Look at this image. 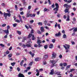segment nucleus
I'll list each match as a JSON object with an SVG mask.
<instances>
[{
  "instance_id": "43",
  "label": "nucleus",
  "mask_w": 77,
  "mask_h": 77,
  "mask_svg": "<svg viewBox=\"0 0 77 77\" xmlns=\"http://www.w3.org/2000/svg\"><path fill=\"white\" fill-rule=\"evenodd\" d=\"M15 21H16V22H17V23H20V20H16Z\"/></svg>"
},
{
  "instance_id": "48",
  "label": "nucleus",
  "mask_w": 77,
  "mask_h": 77,
  "mask_svg": "<svg viewBox=\"0 0 77 77\" xmlns=\"http://www.w3.org/2000/svg\"><path fill=\"white\" fill-rule=\"evenodd\" d=\"M0 45L2 47H5V45H3V44H0Z\"/></svg>"
},
{
  "instance_id": "20",
  "label": "nucleus",
  "mask_w": 77,
  "mask_h": 77,
  "mask_svg": "<svg viewBox=\"0 0 77 77\" xmlns=\"http://www.w3.org/2000/svg\"><path fill=\"white\" fill-rule=\"evenodd\" d=\"M48 57V54H45L44 55V57L45 59H47Z\"/></svg>"
},
{
  "instance_id": "34",
  "label": "nucleus",
  "mask_w": 77,
  "mask_h": 77,
  "mask_svg": "<svg viewBox=\"0 0 77 77\" xmlns=\"http://www.w3.org/2000/svg\"><path fill=\"white\" fill-rule=\"evenodd\" d=\"M15 8L16 9V10L17 11H18V7H17V5H15Z\"/></svg>"
},
{
  "instance_id": "40",
  "label": "nucleus",
  "mask_w": 77,
  "mask_h": 77,
  "mask_svg": "<svg viewBox=\"0 0 77 77\" xmlns=\"http://www.w3.org/2000/svg\"><path fill=\"white\" fill-rule=\"evenodd\" d=\"M77 27L75 28V29L73 30V32H77Z\"/></svg>"
},
{
  "instance_id": "4",
  "label": "nucleus",
  "mask_w": 77,
  "mask_h": 77,
  "mask_svg": "<svg viewBox=\"0 0 77 77\" xmlns=\"http://www.w3.org/2000/svg\"><path fill=\"white\" fill-rule=\"evenodd\" d=\"M31 36H32V40H33L36 39V38L35 37L34 35H32V33H30L29 34L28 36V38H31Z\"/></svg>"
},
{
  "instance_id": "9",
  "label": "nucleus",
  "mask_w": 77,
  "mask_h": 77,
  "mask_svg": "<svg viewBox=\"0 0 77 77\" xmlns=\"http://www.w3.org/2000/svg\"><path fill=\"white\" fill-rule=\"evenodd\" d=\"M60 35H61V34H60V32H59L58 33H56L55 34V36L56 37L59 36H60Z\"/></svg>"
},
{
  "instance_id": "14",
  "label": "nucleus",
  "mask_w": 77,
  "mask_h": 77,
  "mask_svg": "<svg viewBox=\"0 0 77 77\" xmlns=\"http://www.w3.org/2000/svg\"><path fill=\"white\" fill-rule=\"evenodd\" d=\"M18 75L19 77H24V75L21 73H19Z\"/></svg>"
},
{
  "instance_id": "11",
  "label": "nucleus",
  "mask_w": 77,
  "mask_h": 77,
  "mask_svg": "<svg viewBox=\"0 0 77 77\" xmlns=\"http://www.w3.org/2000/svg\"><path fill=\"white\" fill-rule=\"evenodd\" d=\"M40 29L42 32H44L45 31V30H44V28L43 26H42L40 28Z\"/></svg>"
},
{
  "instance_id": "61",
  "label": "nucleus",
  "mask_w": 77,
  "mask_h": 77,
  "mask_svg": "<svg viewBox=\"0 0 77 77\" xmlns=\"http://www.w3.org/2000/svg\"><path fill=\"white\" fill-rule=\"evenodd\" d=\"M25 27H26V29H29V27H28L27 26V25H25Z\"/></svg>"
},
{
  "instance_id": "21",
  "label": "nucleus",
  "mask_w": 77,
  "mask_h": 77,
  "mask_svg": "<svg viewBox=\"0 0 77 77\" xmlns=\"http://www.w3.org/2000/svg\"><path fill=\"white\" fill-rule=\"evenodd\" d=\"M24 60H23L20 62V65H21V66H23V62H24Z\"/></svg>"
},
{
  "instance_id": "42",
  "label": "nucleus",
  "mask_w": 77,
  "mask_h": 77,
  "mask_svg": "<svg viewBox=\"0 0 77 77\" xmlns=\"http://www.w3.org/2000/svg\"><path fill=\"white\" fill-rule=\"evenodd\" d=\"M70 66H71V65H69V66H66V69H68V68H70Z\"/></svg>"
},
{
  "instance_id": "55",
  "label": "nucleus",
  "mask_w": 77,
  "mask_h": 77,
  "mask_svg": "<svg viewBox=\"0 0 77 77\" xmlns=\"http://www.w3.org/2000/svg\"><path fill=\"white\" fill-rule=\"evenodd\" d=\"M36 72H37V73H39V70L37 69H36Z\"/></svg>"
},
{
  "instance_id": "41",
  "label": "nucleus",
  "mask_w": 77,
  "mask_h": 77,
  "mask_svg": "<svg viewBox=\"0 0 77 77\" xmlns=\"http://www.w3.org/2000/svg\"><path fill=\"white\" fill-rule=\"evenodd\" d=\"M7 30H9V29H10V28H11V27H10V26H9V25H8L7 27Z\"/></svg>"
},
{
  "instance_id": "19",
  "label": "nucleus",
  "mask_w": 77,
  "mask_h": 77,
  "mask_svg": "<svg viewBox=\"0 0 77 77\" xmlns=\"http://www.w3.org/2000/svg\"><path fill=\"white\" fill-rule=\"evenodd\" d=\"M52 55L53 57H54V58H55V57H56V54L54 52L53 53Z\"/></svg>"
},
{
  "instance_id": "56",
  "label": "nucleus",
  "mask_w": 77,
  "mask_h": 77,
  "mask_svg": "<svg viewBox=\"0 0 77 77\" xmlns=\"http://www.w3.org/2000/svg\"><path fill=\"white\" fill-rule=\"evenodd\" d=\"M17 70L19 72L20 71V69L19 67H17Z\"/></svg>"
},
{
  "instance_id": "7",
  "label": "nucleus",
  "mask_w": 77,
  "mask_h": 77,
  "mask_svg": "<svg viewBox=\"0 0 77 77\" xmlns=\"http://www.w3.org/2000/svg\"><path fill=\"white\" fill-rule=\"evenodd\" d=\"M60 73H61V72H55L54 73L56 74H57V75H61V74H60Z\"/></svg>"
},
{
  "instance_id": "10",
  "label": "nucleus",
  "mask_w": 77,
  "mask_h": 77,
  "mask_svg": "<svg viewBox=\"0 0 77 77\" xmlns=\"http://www.w3.org/2000/svg\"><path fill=\"white\" fill-rule=\"evenodd\" d=\"M4 31L6 33L7 35H9V30L7 29V30H5Z\"/></svg>"
},
{
  "instance_id": "31",
  "label": "nucleus",
  "mask_w": 77,
  "mask_h": 77,
  "mask_svg": "<svg viewBox=\"0 0 77 77\" xmlns=\"http://www.w3.org/2000/svg\"><path fill=\"white\" fill-rule=\"evenodd\" d=\"M29 17H30V14L27 13L26 14V17L28 18Z\"/></svg>"
},
{
  "instance_id": "1",
  "label": "nucleus",
  "mask_w": 77,
  "mask_h": 77,
  "mask_svg": "<svg viewBox=\"0 0 77 77\" xmlns=\"http://www.w3.org/2000/svg\"><path fill=\"white\" fill-rule=\"evenodd\" d=\"M7 11L8 13H6L5 12H4L3 13L4 16L5 17V19H6L7 18V17H8H8H10L11 16L10 11L8 10H7Z\"/></svg>"
},
{
  "instance_id": "13",
  "label": "nucleus",
  "mask_w": 77,
  "mask_h": 77,
  "mask_svg": "<svg viewBox=\"0 0 77 77\" xmlns=\"http://www.w3.org/2000/svg\"><path fill=\"white\" fill-rule=\"evenodd\" d=\"M41 60V58H36L35 59V60L37 62L38 61H39L40 60Z\"/></svg>"
},
{
  "instance_id": "27",
  "label": "nucleus",
  "mask_w": 77,
  "mask_h": 77,
  "mask_svg": "<svg viewBox=\"0 0 77 77\" xmlns=\"http://www.w3.org/2000/svg\"><path fill=\"white\" fill-rule=\"evenodd\" d=\"M26 46L27 47H31V46H32V45H31V44H27L26 45Z\"/></svg>"
},
{
  "instance_id": "58",
  "label": "nucleus",
  "mask_w": 77,
  "mask_h": 77,
  "mask_svg": "<svg viewBox=\"0 0 77 77\" xmlns=\"http://www.w3.org/2000/svg\"><path fill=\"white\" fill-rule=\"evenodd\" d=\"M12 49V46H11L10 47V48L9 49V50H11Z\"/></svg>"
},
{
  "instance_id": "32",
  "label": "nucleus",
  "mask_w": 77,
  "mask_h": 77,
  "mask_svg": "<svg viewBox=\"0 0 77 77\" xmlns=\"http://www.w3.org/2000/svg\"><path fill=\"white\" fill-rule=\"evenodd\" d=\"M44 24L45 26H46L47 24V21L45 20L44 21Z\"/></svg>"
},
{
  "instance_id": "28",
  "label": "nucleus",
  "mask_w": 77,
  "mask_h": 77,
  "mask_svg": "<svg viewBox=\"0 0 77 77\" xmlns=\"http://www.w3.org/2000/svg\"><path fill=\"white\" fill-rule=\"evenodd\" d=\"M17 33L18 34V35H20L21 34V32L19 31H17Z\"/></svg>"
},
{
  "instance_id": "3",
  "label": "nucleus",
  "mask_w": 77,
  "mask_h": 77,
  "mask_svg": "<svg viewBox=\"0 0 77 77\" xmlns=\"http://www.w3.org/2000/svg\"><path fill=\"white\" fill-rule=\"evenodd\" d=\"M55 6L56 7L54 9V11H55L54 14H56L57 12V11H58V8H59V5L58 4L56 3L55 4Z\"/></svg>"
},
{
  "instance_id": "26",
  "label": "nucleus",
  "mask_w": 77,
  "mask_h": 77,
  "mask_svg": "<svg viewBox=\"0 0 77 77\" xmlns=\"http://www.w3.org/2000/svg\"><path fill=\"white\" fill-rule=\"evenodd\" d=\"M68 10H69V9H66L64 10V12L65 13H67V12H68Z\"/></svg>"
},
{
  "instance_id": "60",
  "label": "nucleus",
  "mask_w": 77,
  "mask_h": 77,
  "mask_svg": "<svg viewBox=\"0 0 77 77\" xmlns=\"http://www.w3.org/2000/svg\"><path fill=\"white\" fill-rule=\"evenodd\" d=\"M33 22H34V20H31L30 21V23H33Z\"/></svg>"
},
{
  "instance_id": "5",
  "label": "nucleus",
  "mask_w": 77,
  "mask_h": 77,
  "mask_svg": "<svg viewBox=\"0 0 77 77\" xmlns=\"http://www.w3.org/2000/svg\"><path fill=\"white\" fill-rule=\"evenodd\" d=\"M50 63H52L53 65H51V67H53L54 66H56V65H55V63H56L57 61H56L55 60H50Z\"/></svg>"
},
{
  "instance_id": "38",
  "label": "nucleus",
  "mask_w": 77,
  "mask_h": 77,
  "mask_svg": "<svg viewBox=\"0 0 77 77\" xmlns=\"http://www.w3.org/2000/svg\"><path fill=\"white\" fill-rule=\"evenodd\" d=\"M17 23H14L13 24V27H17Z\"/></svg>"
},
{
  "instance_id": "35",
  "label": "nucleus",
  "mask_w": 77,
  "mask_h": 77,
  "mask_svg": "<svg viewBox=\"0 0 77 77\" xmlns=\"http://www.w3.org/2000/svg\"><path fill=\"white\" fill-rule=\"evenodd\" d=\"M33 64V62H30L29 64V66H32Z\"/></svg>"
},
{
  "instance_id": "62",
  "label": "nucleus",
  "mask_w": 77,
  "mask_h": 77,
  "mask_svg": "<svg viewBox=\"0 0 77 77\" xmlns=\"http://www.w3.org/2000/svg\"><path fill=\"white\" fill-rule=\"evenodd\" d=\"M52 7L53 8H54V4H53L52 5Z\"/></svg>"
},
{
  "instance_id": "64",
  "label": "nucleus",
  "mask_w": 77,
  "mask_h": 77,
  "mask_svg": "<svg viewBox=\"0 0 77 77\" xmlns=\"http://www.w3.org/2000/svg\"><path fill=\"white\" fill-rule=\"evenodd\" d=\"M9 36H10V38H12V35H9Z\"/></svg>"
},
{
  "instance_id": "12",
  "label": "nucleus",
  "mask_w": 77,
  "mask_h": 77,
  "mask_svg": "<svg viewBox=\"0 0 77 77\" xmlns=\"http://www.w3.org/2000/svg\"><path fill=\"white\" fill-rule=\"evenodd\" d=\"M54 69H52L51 70V72L50 73V75H53L54 74Z\"/></svg>"
},
{
  "instance_id": "18",
  "label": "nucleus",
  "mask_w": 77,
  "mask_h": 77,
  "mask_svg": "<svg viewBox=\"0 0 77 77\" xmlns=\"http://www.w3.org/2000/svg\"><path fill=\"white\" fill-rule=\"evenodd\" d=\"M50 10L46 8H45L44 9V12H48V11H49Z\"/></svg>"
},
{
  "instance_id": "44",
  "label": "nucleus",
  "mask_w": 77,
  "mask_h": 77,
  "mask_svg": "<svg viewBox=\"0 0 77 77\" xmlns=\"http://www.w3.org/2000/svg\"><path fill=\"white\" fill-rule=\"evenodd\" d=\"M72 2V0H69L68 1H67V3H71Z\"/></svg>"
},
{
  "instance_id": "45",
  "label": "nucleus",
  "mask_w": 77,
  "mask_h": 77,
  "mask_svg": "<svg viewBox=\"0 0 77 77\" xmlns=\"http://www.w3.org/2000/svg\"><path fill=\"white\" fill-rule=\"evenodd\" d=\"M57 16L58 18H60V14H58L57 15Z\"/></svg>"
},
{
  "instance_id": "24",
  "label": "nucleus",
  "mask_w": 77,
  "mask_h": 77,
  "mask_svg": "<svg viewBox=\"0 0 77 77\" xmlns=\"http://www.w3.org/2000/svg\"><path fill=\"white\" fill-rule=\"evenodd\" d=\"M67 19L66 20V21H69L70 20L69 16V15H67Z\"/></svg>"
},
{
  "instance_id": "37",
  "label": "nucleus",
  "mask_w": 77,
  "mask_h": 77,
  "mask_svg": "<svg viewBox=\"0 0 77 77\" xmlns=\"http://www.w3.org/2000/svg\"><path fill=\"white\" fill-rule=\"evenodd\" d=\"M47 64V62L45 61H44L43 62V65H46Z\"/></svg>"
},
{
  "instance_id": "25",
  "label": "nucleus",
  "mask_w": 77,
  "mask_h": 77,
  "mask_svg": "<svg viewBox=\"0 0 77 77\" xmlns=\"http://www.w3.org/2000/svg\"><path fill=\"white\" fill-rule=\"evenodd\" d=\"M16 63L15 62H14L13 63H11V65H12L13 66H15V65Z\"/></svg>"
},
{
  "instance_id": "29",
  "label": "nucleus",
  "mask_w": 77,
  "mask_h": 77,
  "mask_svg": "<svg viewBox=\"0 0 77 77\" xmlns=\"http://www.w3.org/2000/svg\"><path fill=\"white\" fill-rule=\"evenodd\" d=\"M26 45L24 44H23V45L22 46V47H23V48H26Z\"/></svg>"
},
{
  "instance_id": "63",
  "label": "nucleus",
  "mask_w": 77,
  "mask_h": 77,
  "mask_svg": "<svg viewBox=\"0 0 77 77\" xmlns=\"http://www.w3.org/2000/svg\"><path fill=\"white\" fill-rule=\"evenodd\" d=\"M20 14H21V15H23V14H24V12H23V11H22V12H21L20 13Z\"/></svg>"
},
{
  "instance_id": "23",
  "label": "nucleus",
  "mask_w": 77,
  "mask_h": 77,
  "mask_svg": "<svg viewBox=\"0 0 77 77\" xmlns=\"http://www.w3.org/2000/svg\"><path fill=\"white\" fill-rule=\"evenodd\" d=\"M75 69H71L70 70V71L69 72H69H72V71H75Z\"/></svg>"
},
{
  "instance_id": "46",
  "label": "nucleus",
  "mask_w": 77,
  "mask_h": 77,
  "mask_svg": "<svg viewBox=\"0 0 77 77\" xmlns=\"http://www.w3.org/2000/svg\"><path fill=\"white\" fill-rule=\"evenodd\" d=\"M38 47H42V44H38Z\"/></svg>"
},
{
  "instance_id": "22",
  "label": "nucleus",
  "mask_w": 77,
  "mask_h": 77,
  "mask_svg": "<svg viewBox=\"0 0 77 77\" xmlns=\"http://www.w3.org/2000/svg\"><path fill=\"white\" fill-rule=\"evenodd\" d=\"M8 58H11L12 56V54H8Z\"/></svg>"
},
{
  "instance_id": "36",
  "label": "nucleus",
  "mask_w": 77,
  "mask_h": 77,
  "mask_svg": "<svg viewBox=\"0 0 77 77\" xmlns=\"http://www.w3.org/2000/svg\"><path fill=\"white\" fill-rule=\"evenodd\" d=\"M6 26V24L4 23L2 25V27H5Z\"/></svg>"
},
{
  "instance_id": "39",
  "label": "nucleus",
  "mask_w": 77,
  "mask_h": 77,
  "mask_svg": "<svg viewBox=\"0 0 77 77\" xmlns=\"http://www.w3.org/2000/svg\"><path fill=\"white\" fill-rule=\"evenodd\" d=\"M63 65L64 66H67V64L66 63H64L63 64Z\"/></svg>"
},
{
  "instance_id": "50",
  "label": "nucleus",
  "mask_w": 77,
  "mask_h": 77,
  "mask_svg": "<svg viewBox=\"0 0 77 77\" xmlns=\"http://www.w3.org/2000/svg\"><path fill=\"white\" fill-rule=\"evenodd\" d=\"M59 57H60V59H62V55L61 54L59 56Z\"/></svg>"
},
{
  "instance_id": "59",
  "label": "nucleus",
  "mask_w": 77,
  "mask_h": 77,
  "mask_svg": "<svg viewBox=\"0 0 77 77\" xmlns=\"http://www.w3.org/2000/svg\"><path fill=\"white\" fill-rule=\"evenodd\" d=\"M6 54H9V51H7L6 52Z\"/></svg>"
},
{
  "instance_id": "54",
  "label": "nucleus",
  "mask_w": 77,
  "mask_h": 77,
  "mask_svg": "<svg viewBox=\"0 0 77 77\" xmlns=\"http://www.w3.org/2000/svg\"><path fill=\"white\" fill-rule=\"evenodd\" d=\"M48 2L49 3V5H51V3L50 0H48Z\"/></svg>"
},
{
  "instance_id": "8",
  "label": "nucleus",
  "mask_w": 77,
  "mask_h": 77,
  "mask_svg": "<svg viewBox=\"0 0 77 77\" xmlns=\"http://www.w3.org/2000/svg\"><path fill=\"white\" fill-rule=\"evenodd\" d=\"M64 7H66V9L67 8H71V5H67V4H66L64 5Z\"/></svg>"
},
{
  "instance_id": "2",
  "label": "nucleus",
  "mask_w": 77,
  "mask_h": 77,
  "mask_svg": "<svg viewBox=\"0 0 77 77\" xmlns=\"http://www.w3.org/2000/svg\"><path fill=\"white\" fill-rule=\"evenodd\" d=\"M63 46L66 50V53L69 52V47H70V46L69 45L65 44V45H63Z\"/></svg>"
},
{
  "instance_id": "53",
  "label": "nucleus",
  "mask_w": 77,
  "mask_h": 77,
  "mask_svg": "<svg viewBox=\"0 0 77 77\" xmlns=\"http://www.w3.org/2000/svg\"><path fill=\"white\" fill-rule=\"evenodd\" d=\"M62 33H64V34H65V31L64 30H63L62 31Z\"/></svg>"
},
{
  "instance_id": "15",
  "label": "nucleus",
  "mask_w": 77,
  "mask_h": 77,
  "mask_svg": "<svg viewBox=\"0 0 77 77\" xmlns=\"http://www.w3.org/2000/svg\"><path fill=\"white\" fill-rule=\"evenodd\" d=\"M42 42V41H41V40L39 39H37V44H41Z\"/></svg>"
},
{
  "instance_id": "51",
  "label": "nucleus",
  "mask_w": 77,
  "mask_h": 77,
  "mask_svg": "<svg viewBox=\"0 0 77 77\" xmlns=\"http://www.w3.org/2000/svg\"><path fill=\"white\" fill-rule=\"evenodd\" d=\"M44 28H45V29H46L47 30H48V29H49V27L47 26H45L44 27Z\"/></svg>"
},
{
  "instance_id": "47",
  "label": "nucleus",
  "mask_w": 77,
  "mask_h": 77,
  "mask_svg": "<svg viewBox=\"0 0 77 77\" xmlns=\"http://www.w3.org/2000/svg\"><path fill=\"white\" fill-rule=\"evenodd\" d=\"M47 45H44V48L45 49H47Z\"/></svg>"
},
{
  "instance_id": "17",
  "label": "nucleus",
  "mask_w": 77,
  "mask_h": 77,
  "mask_svg": "<svg viewBox=\"0 0 77 77\" xmlns=\"http://www.w3.org/2000/svg\"><path fill=\"white\" fill-rule=\"evenodd\" d=\"M49 48H53V44H51L49 45Z\"/></svg>"
},
{
  "instance_id": "30",
  "label": "nucleus",
  "mask_w": 77,
  "mask_h": 77,
  "mask_svg": "<svg viewBox=\"0 0 77 77\" xmlns=\"http://www.w3.org/2000/svg\"><path fill=\"white\" fill-rule=\"evenodd\" d=\"M38 24L39 26H42V22H38Z\"/></svg>"
},
{
  "instance_id": "6",
  "label": "nucleus",
  "mask_w": 77,
  "mask_h": 77,
  "mask_svg": "<svg viewBox=\"0 0 77 77\" xmlns=\"http://www.w3.org/2000/svg\"><path fill=\"white\" fill-rule=\"evenodd\" d=\"M57 26L59 29H61V27H60V24H57V23H56L55 24V28H56V27H57Z\"/></svg>"
},
{
  "instance_id": "33",
  "label": "nucleus",
  "mask_w": 77,
  "mask_h": 77,
  "mask_svg": "<svg viewBox=\"0 0 77 77\" xmlns=\"http://www.w3.org/2000/svg\"><path fill=\"white\" fill-rule=\"evenodd\" d=\"M37 33H38V34H42V32H41V31L39 30L37 31Z\"/></svg>"
},
{
  "instance_id": "57",
  "label": "nucleus",
  "mask_w": 77,
  "mask_h": 77,
  "mask_svg": "<svg viewBox=\"0 0 77 77\" xmlns=\"http://www.w3.org/2000/svg\"><path fill=\"white\" fill-rule=\"evenodd\" d=\"M31 8H32V6H29L28 7V9H31Z\"/></svg>"
},
{
  "instance_id": "49",
  "label": "nucleus",
  "mask_w": 77,
  "mask_h": 77,
  "mask_svg": "<svg viewBox=\"0 0 77 77\" xmlns=\"http://www.w3.org/2000/svg\"><path fill=\"white\" fill-rule=\"evenodd\" d=\"M55 39H53L52 40V42L53 43H55Z\"/></svg>"
},
{
  "instance_id": "52",
  "label": "nucleus",
  "mask_w": 77,
  "mask_h": 77,
  "mask_svg": "<svg viewBox=\"0 0 77 77\" xmlns=\"http://www.w3.org/2000/svg\"><path fill=\"white\" fill-rule=\"evenodd\" d=\"M1 5L3 6L4 7H5V4H4V3H2V4Z\"/></svg>"
},
{
  "instance_id": "16",
  "label": "nucleus",
  "mask_w": 77,
  "mask_h": 77,
  "mask_svg": "<svg viewBox=\"0 0 77 77\" xmlns=\"http://www.w3.org/2000/svg\"><path fill=\"white\" fill-rule=\"evenodd\" d=\"M63 39H66L67 38L66 35V34H63Z\"/></svg>"
}]
</instances>
